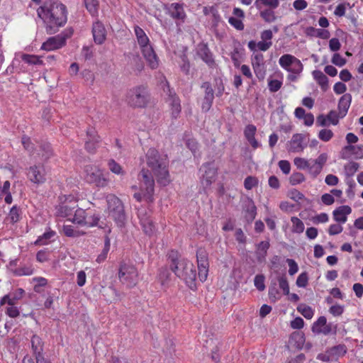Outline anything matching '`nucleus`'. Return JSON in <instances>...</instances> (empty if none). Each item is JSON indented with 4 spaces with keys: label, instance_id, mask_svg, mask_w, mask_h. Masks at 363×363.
<instances>
[{
    "label": "nucleus",
    "instance_id": "nucleus-1",
    "mask_svg": "<svg viewBox=\"0 0 363 363\" xmlns=\"http://www.w3.org/2000/svg\"><path fill=\"white\" fill-rule=\"evenodd\" d=\"M37 15L43 23L47 34L57 33L63 28L68 19L67 6L61 2L54 0H46L37 9Z\"/></svg>",
    "mask_w": 363,
    "mask_h": 363
},
{
    "label": "nucleus",
    "instance_id": "nucleus-2",
    "mask_svg": "<svg viewBox=\"0 0 363 363\" xmlns=\"http://www.w3.org/2000/svg\"><path fill=\"white\" fill-rule=\"evenodd\" d=\"M171 259L169 267L177 277L184 281L186 286L191 290L196 289V271L194 264L186 259H179L178 252L172 250L169 255Z\"/></svg>",
    "mask_w": 363,
    "mask_h": 363
},
{
    "label": "nucleus",
    "instance_id": "nucleus-3",
    "mask_svg": "<svg viewBox=\"0 0 363 363\" xmlns=\"http://www.w3.org/2000/svg\"><path fill=\"white\" fill-rule=\"evenodd\" d=\"M146 163L159 184L167 185L169 182V160L167 155H161L155 148H150L145 155Z\"/></svg>",
    "mask_w": 363,
    "mask_h": 363
},
{
    "label": "nucleus",
    "instance_id": "nucleus-4",
    "mask_svg": "<svg viewBox=\"0 0 363 363\" xmlns=\"http://www.w3.org/2000/svg\"><path fill=\"white\" fill-rule=\"evenodd\" d=\"M82 178L86 184L99 189H104L109 184L108 173L104 172L99 166L96 164L84 165Z\"/></svg>",
    "mask_w": 363,
    "mask_h": 363
},
{
    "label": "nucleus",
    "instance_id": "nucleus-5",
    "mask_svg": "<svg viewBox=\"0 0 363 363\" xmlns=\"http://www.w3.org/2000/svg\"><path fill=\"white\" fill-rule=\"evenodd\" d=\"M134 32L137 42L140 46L143 57L151 69H156L159 65V60L150 44L148 36L144 30L138 26H134Z\"/></svg>",
    "mask_w": 363,
    "mask_h": 363
},
{
    "label": "nucleus",
    "instance_id": "nucleus-6",
    "mask_svg": "<svg viewBox=\"0 0 363 363\" xmlns=\"http://www.w3.org/2000/svg\"><path fill=\"white\" fill-rule=\"evenodd\" d=\"M125 101L131 107L145 108L150 103V96L146 86H137L128 91Z\"/></svg>",
    "mask_w": 363,
    "mask_h": 363
},
{
    "label": "nucleus",
    "instance_id": "nucleus-7",
    "mask_svg": "<svg viewBox=\"0 0 363 363\" xmlns=\"http://www.w3.org/2000/svg\"><path fill=\"white\" fill-rule=\"evenodd\" d=\"M118 277L121 284L132 289L138 282L139 273L134 264L121 262L118 268Z\"/></svg>",
    "mask_w": 363,
    "mask_h": 363
},
{
    "label": "nucleus",
    "instance_id": "nucleus-8",
    "mask_svg": "<svg viewBox=\"0 0 363 363\" xmlns=\"http://www.w3.org/2000/svg\"><path fill=\"white\" fill-rule=\"evenodd\" d=\"M108 216L111 217L118 227H123L125 221V214L122 201L115 195L107 196Z\"/></svg>",
    "mask_w": 363,
    "mask_h": 363
},
{
    "label": "nucleus",
    "instance_id": "nucleus-9",
    "mask_svg": "<svg viewBox=\"0 0 363 363\" xmlns=\"http://www.w3.org/2000/svg\"><path fill=\"white\" fill-rule=\"evenodd\" d=\"M138 179L143 183L145 191L143 194L140 193H135L133 197L139 202L142 201L143 197L145 198L147 201L152 202L155 180L152 173L148 169H142L138 175Z\"/></svg>",
    "mask_w": 363,
    "mask_h": 363
},
{
    "label": "nucleus",
    "instance_id": "nucleus-10",
    "mask_svg": "<svg viewBox=\"0 0 363 363\" xmlns=\"http://www.w3.org/2000/svg\"><path fill=\"white\" fill-rule=\"evenodd\" d=\"M73 33V28H67L60 34L48 38L42 44L40 49L48 52L60 49L66 45L67 39L70 38Z\"/></svg>",
    "mask_w": 363,
    "mask_h": 363
},
{
    "label": "nucleus",
    "instance_id": "nucleus-11",
    "mask_svg": "<svg viewBox=\"0 0 363 363\" xmlns=\"http://www.w3.org/2000/svg\"><path fill=\"white\" fill-rule=\"evenodd\" d=\"M199 172L201 184L203 188L206 189L215 181L217 169L211 163H205L200 167Z\"/></svg>",
    "mask_w": 363,
    "mask_h": 363
},
{
    "label": "nucleus",
    "instance_id": "nucleus-12",
    "mask_svg": "<svg viewBox=\"0 0 363 363\" xmlns=\"http://www.w3.org/2000/svg\"><path fill=\"white\" fill-rule=\"evenodd\" d=\"M164 91L168 94L167 102L170 107L171 115L172 118H177L182 111L180 99L174 90L170 88L168 82H166Z\"/></svg>",
    "mask_w": 363,
    "mask_h": 363
},
{
    "label": "nucleus",
    "instance_id": "nucleus-13",
    "mask_svg": "<svg viewBox=\"0 0 363 363\" xmlns=\"http://www.w3.org/2000/svg\"><path fill=\"white\" fill-rule=\"evenodd\" d=\"M28 179L36 184H44L47 180V172L43 164H34L27 169Z\"/></svg>",
    "mask_w": 363,
    "mask_h": 363
},
{
    "label": "nucleus",
    "instance_id": "nucleus-14",
    "mask_svg": "<svg viewBox=\"0 0 363 363\" xmlns=\"http://www.w3.org/2000/svg\"><path fill=\"white\" fill-rule=\"evenodd\" d=\"M168 14L174 20L177 30H181V25L186 19V14L182 4L179 3H172L168 9Z\"/></svg>",
    "mask_w": 363,
    "mask_h": 363
},
{
    "label": "nucleus",
    "instance_id": "nucleus-15",
    "mask_svg": "<svg viewBox=\"0 0 363 363\" xmlns=\"http://www.w3.org/2000/svg\"><path fill=\"white\" fill-rule=\"evenodd\" d=\"M138 216L144 233L149 236L153 235L155 231V227L151 219L150 211H147L143 208H139Z\"/></svg>",
    "mask_w": 363,
    "mask_h": 363
},
{
    "label": "nucleus",
    "instance_id": "nucleus-16",
    "mask_svg": "<svg viewBox=\"0 0 363 363\" xmlns=\"http://www.w3.org/2000/svg\"><path fill=\"white\" fill-rule=\"evenodd\" d=\"M196 55L209 67L213 68L216 67V61L214 60L213 55L209 49L207 43L201 42L197 45Z\"/></svg>",
    "mask_w": 363,
    "mask_h": 363
},
{
    "label": "nucleus",
    "instance_id": "nucleus-17",
    "mask_svg": "<svg viewBox=\"0 0 363 363\" xmlns=\"http://www.w3.org/2000/svg\"><path fill=\"white\" fill-rule=\"evenodd\" d=\"M86 135L87 140L85 143V149L90 153H94L99 147L101 138L93 128L87 129Z\"/></svg>",
    "mask_w": 363,
    "mask_h": 363
},
{
    "label": "nucleus",
    "instance_id": "nucleus-18",
    "mask_svg": "<svg viewBox=\"0 0 363 363\" xmlns=\"http://www.w3.org/2000/svg\"><path fill=\"white\" fill-rule=\"evenodd\" d=\"M85 217H84V226L86 228H93L95 226H98L100 228L105 229V231L108 229V227L106 225L104 226L101 223H99L100 221V216L98 213L95 212V211L91 209H86L85 210Z\"/></svg>",
    "mask_w": 363,
    "mask_h": 363
},
{
    "label": "nucleus",
    "instance_id": "nucleus-19",
    "mask_svg": "<svg viewBox=\"0 0 363 363\" xmlns=\"http://www.w3.org/2000/svg\"><path fill=\"white\" fill-rule=\"evenodd\" d=\"M305 135L301 133L294 134L291 140L289 142L288 151L290 152H301L306 147L304 143Z\"/></svg>",
    "mask_w": 363,
    "mask_h": 363
},
{
    "label": "nucleus",
    "instance_id": "nucleus-20",
    "mask_svg": "<svg viewBox=\"0 0 363 363\" xmlns=\"http://www.w3.org/2000/svg\"><path fill=\"white\" fill-rule=\"evenodd\" d=\"M201 88L204 89V97L201 105L203 111L207 112L212 106L214 99V91L210 82H203Z\"/></svg>",
    "mask_w": 363,
    "mask_h": 363
},
{
    "label": "nucleus",
    "instance_id": "nucleus-21",
    "mask_svg": "<svg viewBox=\"0 0 363 363\" xmlns=\"http://www.w3.org/2000/svg\"><path fill=\"white\" fill-rule=\"evenodd\" d=\"M92 34L96 44L101 45L104 43L106 38V30L101 22L97 21L93 23Z\"/></svg>",
    "mask_w": 363,
    "mask_h": 363
},
{
    "label": "nucleus",
    "instance_id": "nucleus-22",
    "mask_svg": "<svg viewBox=\"0 0 363 363\" xmlns=\"http://www.w3.org/2000/svg\"><path fill=\"white\" fill-rule=\"evenodd\" d=\"M352 212L349 206H341L335 208L333 212V219L341 224L346 223L347 216Z\"/></svg>",
    "mask_w": 363,
    "mask_h": 363
},
{
    "label": "nucleus",
    "instance_id": "nucleus-23",
    "mask_svg": "<svg viewBox=\"0 0 363 363\" xmlns=\"http://www.w3.org/2000/svg\"><path fill=\"white\" fill-rule=\"evenodd\" d=\"M256 133L257 128L252 124L247 125L244 129V135L254 149H257L259 146L258 141L255 139Z\"/></svg>",
    "mask_w": 363,
    "mask_h": 363
},
{
    "label": "nucleus",
    "instance_id": "nucleus-24",
    "mask_svg": "<svg viewBox=\"0 0 363 363\" xmlns=\"http://www.w3.org/2000/svg\"><path fill=\"white\" fill-rule=\"evenodd\" d=\"M352 103V95L349 93L344 94L339 99L337 104L338 111L342 117H345Z\"/></svg>",
    "mask_w": 363,
    "mask_h": 363
},
{
    "label": "nucleus",
    "instance_id": "nucleus-25",
    "mask_svg": "<svg viewBox=\"0 0 363 363\" xmlns=\"http://www.w3.org/2000/svg\"><path fill=\"white\" fill-rule=\"evenodd\" d=\"M312 76L323 91H328L329 89V79L322 71L314 70L312 72Z\"/></svg>",
    "mask_w": 363,
    "mask_h": 363
},
{
    "label": "nucleus",
    "instance_id": "nucleus-26",
    "mask_svg": "<svg viewBox=\"0 0 363 363\" xmlns=\"http://www.w3.org/2000/svg\"><path fill=\"white\" fill-rule=\"evenodd\" d=\"M111 230L110 227H108V229L106 230V235L104 237V247L102 252L98 255L96 261L98 263H101L106 260L107 258L108 253L110 250L111 247V240L109 238V234L111 233Z\"/></svg>",
    "mask_w": 363,
    "mask_h": 363
},
{
    "label": "nucleus",
    "instance_id": "nucleus-27",
    "mask_svg": "<svg viewBox=\"0 0 363 363\" xmlns=\"http://www.w3.org/2000/svg\"><path fill=\"white\" fill-rule=\"evenodd\" d=\"M74 208V207L67 203L66 202L60 201L59 205H57L55 208L56 216L58 217L67 218L72 214Z\"/></svg>",
    "mask_w": 363,
    "mask_h": 363
},
{
    "label": "nucleus",
    "instance_id": "nucleus-28",
    "mask_svg": "<svg viewBox=\"0 0 363 363\" xmlns=\"http://www.w3.org/2000/svg\"><path fill=\"white\" fill-rule=\"evenodd\" d=\"M272 45V41H264L262 40L258 43H256L255 40H250L247 44L248 48L254 52L257 50L265 52L269 50Z\"/></svg>",
    "mask_w": 363,
    "mask_h": 363
},
{
    "label": "nucleus",
    "instance_id": "nucleus-29",
    "mask_svg": "<svg viewBox=\"0 0 363 363\" xmlns=\"http://www.w3.org/2000/svg\"><path fill=\"white\" fill-rule=\"evenodd\" d=\"M41 160L46 162L53 155L52 150L50 143H45L40 145L38 153Z\"/></svg>",
    "mask_w": 363,
    "mask_h": 363
},
{
    "label": "nucleus",
    "instance_id": "nucleus-30",
    "mask_svg": "<svg viewBox=\"0 0 363 363\" xmlns=\"http://www.w3.org/2000/svg\"><path fill=\"white\" fill-rule=\"evenodd\" d=\"M34 272V268L31 264H23L18 268L12 269V274L15 277L30 276Z\"/></svg>",
    "mask_w": 363,
    "mask_h": 363
},
{
    "label": "nucleus",
    "instance_id": "nucleus-31",
    "mask_svg": "<svg viewBox=\"0 0 363 363\" xmlns=\"http://www.w3.org/2000/svg\"><path fill=\"white\" fill-rule=\"evenodd\" d=\"M255 5L258 10L266 9H276L279 5V0H255Z\"/></svg>",
    "mask_w": 363,
    "mask_h": 363
},
{
    "label": "nucleus",
    "instance_id": "nucleus-32",
    "mask_svg": "<svg viewBox=\"0 0 363 363\" xmlns=\"http://www.w3.org/2000/svg\"><path fill=\"white\" fill-rule=\"evenodd\" d=\"M198 268H209L208 254L205 250L199 249L196 252Z\"/></svg>",
    "mask_w": 363,
    "mask_h": 363
},
{
    "label": "nucleus",
    "instance_id": "nucleus-33",
    "mask_svg": "<svg viewBox=\"0 0 363 363\" xmlns=\"http://www.w3.org/2000/svg\"><path fill=\"white\" fill-rule=\"evenodd\" d=\"M21 209L15 205L10 209L5 220L11 224H15L21 220Z\"/></svg>",
    "mask_w": 363,
    "mask_h": 363
},
{
    "label": "nucleus",
    "instance_id": "nucleus-34",
    "mask_svg": "<svg viewBox=\"0 0 363 363\" xmlns=\"http://www.w3.org/2000/svg\"><path fill=\"white\" fill-rule=\"evenodd\" d=\"M260 17L268 23L274 22L277 19L274 9H262L259 10Z\"/></svg>",
    "mask_w": 363,
    "mask_h": 363
},
{
    "label": "nucleus",
    "instance_id": "nucleus-35",
    "mask_svg": "<svg viewBox=\"0 0 363 363\" xmlns=\"http://www.w3.org/2000/svg\"><path fill=\"white\" fill-rule=\"evenodd\" d=\"M347 349L345 345L340 344L338 345L332 347L327 350V353H329L332 357L338 358L343 357L347 353Z\"/></svg>",
    "mask_w": 363,
    "mask_h": 363
},
{
    "label": "nucleus",
    "instance_id": "nucleus-36",
    "mask_svg": "<svg viewBox=\"0 0 363 363\" xmlns=\"http://www.w3.org/2000/svg\"><path fill=\"white\" fill-rule=\"evenodd\" d=\"M297 58L290 54L283 55L279 60V65L285 70H289L291 65L294 63Z\"/></svg>",
    "mask_w": 363,
    "mask_h": 363
},
{
    "label": "nucleus",
    "instance_id": "nucleus-37",
    "mask_svg": "<svg viewBox=\"0 0 363 363\" xmlns=\"http://www.w3.org/2000/svg\"><path fill=\"white\" fill-rule=\"evenodd\" d=\"M55 235V232L50 228L39 236L35 242L36 245H45L49 243V240Z\"/></svg>",
    "mask_w": 363,
    "mask_h": 363
},
{
    "label": "nucleus",
    "instance_id": "nucleus-38",
    "mask_svg": "<svg viewBox=\"0 0 363 363\" xmlns=\"http://www.w3.org/2000/svg\"><path fill=\"white\" fill-rule=\"evenodd\" d=\"M32 350L34 355L40 353H43V342L42 339L37 335H33L31 338Z\"/></svg>",
    "mask_w": 363,
    "mask_h": 363
},
{
    "label": "nucleus",
    "instance_id": "nucleus-39",
    "mask_svg": "<svg viewBox=\"0 0 363 363\" xmlns=\"http://www.w3.org/2000/svg\"><path fill=\"white\" fill-rule=\"evenodd\" d=\"M21 59L28 65H43L44 64L41 57L35 55L23 54Z\"/></svg>",
    "mask_w": 363,
    "mask_h": 363
},
{
    "label": "nucleus",
    "instance_id": "nucleus-40",
    "mask_svg": "<svg viewBox=\"0 0 363 363\" xmlns=\"http://www.w3.org/2000/svg\"><path fill=\"white\" fill-rule=\"evenodd\" d=\"M292 223L291 232L294 233L301 234L304 231L305 226L303 222L296 216L291 218Z\"/></svg>",
    "mask_w": 363,
    "mask_h": 363
},
{
    "label": "nucleus",
    "instance_id": "nucleus-41",
    "mask_svg": "<svg viewBox=\"0 0 363 363\" xmlns=\"http://www.w3.org/2000/svg\"><path fill=\"white\" fill-rule=\"evenodd\" d=\"M25 291L23 289L19 288L15 291L7 294L9 296V305H15L18 301L21 300L23 297Z\"/></svg>",
    "mask_w": 363,
    "mask_h": 363
},
{
    "label": "nucleus",
    "instance_id": "nucleus-42",
    "mask_svg": "<svg viewBox=\"0 0 363 363\" xmlns=\"http://www.w3.org/2000/svg\"><path fill=\"white\" fill-rule=\"evenodd\" d=\"M63 233L67 237H79L84 234L83 231L76 230L73 225H63Z\"/></svg>",
    "mask_w": 363,
    "mask_h": 363
},
{
    "label": "nucleus",
    "instance_id": "nucleus-43",
    "mask_svg": "<svg viewBox=\"0 0 363 363\" xmlns=\"http://www.w3.org/2000/svg\"><path fill=\"white\" fill-rule=\"evenodd\" d=\"M297 311L306 319H311L314 315V310L306 304L299 305Z\"/></svg>",
    "mask_w": 363,
    "mask_h": 363
},
{
    "label": "nucleus",
    "instance_id": "nucleus-44",
    "mask_svg": "<svg viewBox=\"0 0 363 363\" xmlns=\"http://www.w3.org/2000/svg\"><path fill=\"white\" fill-rule=\"evenodd\" d=\"M84 4L87 11L91 16H96L98 13V0H84Z\"/></svg>",
    "mask_w": 363,
    "mask_h": 363
},
{
    "label": "nucleus",
    "instance_id": "nucleus-45",
    "mask_svg": "<svg viewBox=\"0 0 363 363\" xmlns=\"http://www.w3.org/2000/svg\"><path fill=\"white\" fill-rule=\"evenodd\" d=\"M59 201H63L67 203L72 206L73 207H77V203L79 198L74 194H62L59 196Z\"/></svg>",
    "mask_w": 363,
    "mask_h": 363
},
{
    "label": "nucleus",
    "instance_id": "nucleus-46",
    "mask_svg": "<svg viewBox=\"0 0 363 363\" xmlns=\"http://www.w3.org/2000/svg\"><path fill=\"white\" fill-rule=\"evenodd\" d=\"M85 214V210L82 208L77 209L75 211L74 218L72 220V223L84 226Z\"/></svg>",
    "mask_w": 363,
    "mask_h": 363
},
{
    "label": "nucleus",
    "instance_id": "nucleus-47",
    "mask_svg": "<svg viewBox=\"0 0 363 363\" xmlns=\"http://www.w3.org/2000/svg\"><path fill=\"white\" fill-rule=\"evenodd\" d=\"M108 167L110 171L116 174H124V171L122 167L116 162L114 160L111 159L108 161Z\"/></svg>",
    "mask_w": 363,
    "mask_h": 363
},
{
    "label": "nucleus",
    "instance_id": "nucleus-48",
    "mask_svg": "<svg viewBox=\"0 0 363 363\" xmlns=\"http://www.w3.org/2000/svg\"><path fill=\"white\" fill-rule=\"evenodd\" d=\"M32 282L36 283L34 286V291L37 293L40 292V287L45 286L48 284V279L43 277H35L32 279Z\"/></svg>",
    "mask_w": 363,
    "mask_h": 363
},
{
    "label": "nucleus",
    "instance_id": "nucleus-49",
    "mask_svg": "<svg viewBox=\"0 0 363 363\" xmlns=\"http://www.w3.org/2000/svg\"><path fill=\"white\" fill-rule=\"evenodd\" d=\"M333 136V132L330 129L328 128L321 129L318 134V138L323 142L330 141Z\"/></svg>",
    "mask_w": 363,
    "mask_h": 363
},
{
    "label": "nucleus",
    "instance_id": "nucleus-50",
    "mask_svg": "<svg viewBox=\"0 0 363 363\" xmlns=\"http://www.w3.org/2000/svg\"><path fill=\"white\" fill-rule=\"evenodd\" d=\"M259 180L256 177L248 176L245 179L244 187L247 190H251L258 186Z\"/></svg>",
    "mask_w": 363,
    "mask_h": 363
},
{
    "label": "nucleus",
    "instance_id": "nucleus-51",
    "mask_svg": "<svg viewBox=\"0 0 363 363\" xmlns=\"http://www.w3.org/2000/svg\"><path fill=\"white\" fill-rule=\"evenodd\" d=\"M327 116L329 123L333 125H337L339 123L340 118H344L340 116V113L339 111L337 112L334 110L330 111L327 114Z\"/></svg>",
    "mask_w": 363,
    "mask_h": 363
},
{
    "label": "nucleus",
    "instance_id": "nucleus-52",
    "mask_svg": "<svg viewBox=\"0 0 363 363\" xmlns=\"http://www.w3.org/2000/svg\"><path fill=\"white\" fill-rule=\"evenodd\" d=\"M305 181L304 175L301 172H294L289 178V182L291 185H297Z\"/></svg>",
    "mask_w": 363,
    "mask_h": 363
},
{
    "label": "nucleus",
    "instance_id": "nucleus-53",
    "mask_svg": "<svg viewBox=\"0 0 363 363\" xmlns=\"http://www.w3.org/2000/svg\"><path fill=\"white\" fill-rule=\"evenodd\" d=\"M327 323V319L325 316H320L318 320L313 323L312 325V331L318 333L324 325Z\"/></svg>",
    "mask_w": 363,
    "mask_h": 363
},
{
    "label": "nucleus",
    "instance_id": "nucleus-54",
    "mask_svg": "<svg viewBox=\"0 0 363 363\" xmlns=\"http://www.w3.org/2000/svg\"><path fill=\"white\" fill-rule=\"evenodd\" d=\"M303 69V64L298 60V58L296 60L294 63H293L291 67H289V70L287 72H289L291 73L295 74H300Z\"/></svg>",
    "mask_w": 363,
    "mask_h": 363
},
{
    "label": "nucleus",
    "instance_id": "nucleus-55",
    "mask_svg": "<svg viewBox=\"0 0 363 363\" xmlns=\"http://www.w3.org/2000/svg\"><path fill=\"white\" fill-rule=\"evenodd\" d=\"M309 174L313 177H317L318 175L321 172L323 167L316 164L315 162L312 163L309 162V167H308Z\"/></svg>",
    "mask_w": 363,
    "mask_h": 363
},
{
    "label": "nucleus",
    "instance_id": "nucleus-56",
    "mask_svg": "<svg viewBox=\"0 0 363 363\" xmlns=\"http://www.w3.org/2000/svg\"><path fill=\"white\" fill-rule=\"evenodd\" d=\"M265 277L263 274H257L254 279V284L257 290L262 291L265 289Z\"/></svg>",
    "mask_w": 363,
    "mask_h": 363
},
{
    "label": "nucleus",
    "instance_id": "nucleus-57",
    "mask_svg": "<svg viewBox=\"0 0 363 363\" xmlns=\"http://www.w3.org/2000/svg\"><path fill=\"white\" fill-rule=\"evenodd\" d=\"M279 286L280 289L283 291L284 295H288L289 294V285L287 281L286 277L283 275L278 277Z\"/></svg>",
    "mask_w": 363,
    "mask_h": 363
},
{
    "label": "nucleus",
    "instance_id": "nucleus-58",
    "mask_svg": "<svg viewBox=\"0 0 363 363\" xmlns=\"http://www.w3.org/2000/svg\"><path fill=\"white\" fill-rule=\"evenodd\" d=\"M180 59H181V64H180L181 70L186 74H188L189 72V69H190V62L188 60L187 55L186 54H183L180 56Z\"/></svg>",
    "mask_w": 363,
    "mask_h": 363
},
{
    "label": "nucleus",
    "instance_id": "nucleus-59",
    "mask_svg": "<svg viewBox=\"0 0 363 363\" xmlns=\"http://www.w3.org/2000/svg\"><path fill=\"white\" fill-rule=\"evenodd\" d=\"M254 72L259 80H263L266 75V69L264 64L262 65H256L252 67Z\"/></svg>",
    "mask_w": 363,
    "mask_h": 363
},
{
    "label": "nucleus",
    "instance_id": "nucleus-60",
    "mask_svg": "<svg viewBox=\"0 0 363 363\" xmlns=\"http://www.w3.org/2000/svg\"><path fill=\"white\" fill-rule=\"evenodd\" d=\"M228 23L238 30H242L245 28L242 21L235 17H230L228 18Z\"/></svg>",
    "mask_w": 363,
    "mask_h": 363
},
{
    "label": "nucleus",
    "instance_id": "nucleus-61",
    "mask_svg": "<svg viewBox=\"0 0 363 363\" xmlns=\"http://www.w3.org/2000/svg\"><path fill=\"white\" fill-rule=\"evenodd\" d=\"M309 161L302 158V157H296L294 160V163L296 167L299 169H308L309 167Z\"/></svg>",
    "mask_w": 363,
    "mask_h": 363
},
{
    "label": "nucleus",
    "instance_id": "nucleus-62",
    "mask_svg": "<svg viewBox=\"0 0 363 363\" xmlns=\"http://www.w3.org/2000/svg\"><path fill=\"white\" fill-rule=\"evenodd\" d=\"M252 66L262 65L264 64V55L262 53H254L251 58Z\"/></svg>",
    "mask_w": 363,
    "mask_h": 363
},
{
    "label": "nucleus",
    "instance_id": "nucleus-63",
    "mask_svg": "<svg viewBox=\"0 0 363 363\" xmlns=\"http://www.w3.org/2000/svg\"><path fill=\"white\" fill-rule=\"evenodd\" d=\"M282 86V82L278 79H272L268 82V87L271 92H277Z\"/></svg>",
    "mask_w": 363,
    "mask_h": 363
},
{
    "label": "nucleus",
    "instance_id": "nucleus-64",
    "mask_svg": "<svg viewBox=\"0 0 363 363\" xmlns=\"http://www.w3.org/2000/svg\"><path fill=\"white\" fill-rule=\"evenodd\" d=\"M331 62L336 66L342 67L344 66L347 61L345 58H343L339 53H335L331 59Z\"/></svg>",
    "mask_w": 363,
    "mask_h": 363
}]
</instances>
